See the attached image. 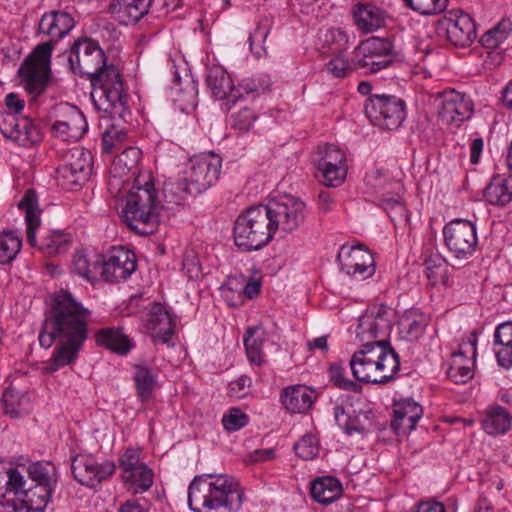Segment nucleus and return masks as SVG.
I'll use <instances>...</instances> for the list:
<instances>
[{
    "mask_svg": "<svg viewBox=\"0 0 512 512\" xmlns=\"http://www.w3.org/2000/svg\"><path fill=\"white\" fill-rule=\"evenodd\" d=\"M90 311L83 307L70 292L60 290L52 299L51 308L43 321L39 343L43 348L57 347L42 372L52 374L73 363L88 337Z\"/></svg>",
    "mask_w": 512,
    "mask_h": 512,
    "instance_id": "nucleus-1",
    "label": "nucleus"
},
{
    "mask_svg": "<svg viewBox=\"0 0 512 512\" xmlns=\"http://www.w3.org/2000/svg\"><path fill=\"white\" fill-rule=\"evenodd\" d=\"M67 60L73 73L90 80L91 99L97 110L112 118L123 117L128 94L119 70L106 64L105 53L98 42L87 37L76 39L68 51Z\"/></svg>",
    "mask_w": 512,
    "mask_h": 512,
    "instance_id": "nucleus-2",
    "label": "nucleus"
},
{
    "mask_svg": "<svg viewBox=\"0 0 512 512\" xmlns=\"http://www.w3.org/2000/svg\"><path fill=\"white\" fill-rule=\"evenodd\" d=\"M243 496L233 477L203 474L190 483L188 504L193 512H238Z\"/></svg>",
    "mask_w": 512,
    "mask_h": 512,
    "instance_id": "nucleus-3",
    "label": "nucleus"
},
{
    "mask_svg": "<svg viewBox=\"0 0 512 512\" xmlns=\"http://www.w3.org/2000/svg\"><path fill=\"white\" fill-rule=\"evenodd\" d=\"M354 378L363 383L384 384L394 379L399 371L398 354L387 340H380L374 345H362L350 361Z\"/></svg>",
    "mask_w": 512,
    "mask_h": 512,
    "instance_id": "nucleus-4",
    "label": "nucleus"
},
{
    "mask_svg": "<svg viewBox=\"0 0 512 512\" xmlns=\"http://www.w3.org/2000/svg\"><path fill=\"white\" fill-rule=\"evenodd\" d=\"M160 202L153 183L133 186L122 210L123 222L140 235H150L160 222Z\"/></svg>",
    "mask_w": 512,
    "mask_h": 512,
    "instance_id": "nucleus-5",
    "label": "nucleus"
},
{
    "mask_svg": "<svg viewBox=\"0 0 512 512\" xmlns=\"http://www.w3.org/2000/svg\"><path fill=\"white\" fill-rule=\"evenodd\" d=\"M274 231L265 205L248 208L239 215L233 228L235 245L242 251H256L266 246L273 238Z\"/></svg>",
    "mask_w": 512,
    "mask_h": 512,
    "instance_id": "nucleus-6",
    "label": "nucleus"
},
{
    "mask_svg": "<svg viewBox=\"0 0 512 512\" xmlns=\"http://www.w3.org/2000/svg\"><path fill=\"white\" fill-rule=\"evenodd\" d=\"M221 170V159L217 157H201L190 161L186 176L187 184H168L164 188L166 199L176 193V198L169 202L176 205L184 200L185 193H201L211 187L218 179Z\"/></svg>",
    "mask_w": 512,
    "mask_h": 512,
    "instance_id": "nucleus-7",
    "label": "nucleus"
},
{
    "mask_svg": "<svg viewBox=\"0 0 512 512\" xmlns=\"http://www.w3.org/2000/svg\"><path fill=\"white\" fill-rule=\"evenodd\" d=\"M51 54L52 42H43L35 48L18 70L25 90L33 98L40 96L48 85L51 74Z\"/></svg>",
    "mask_w": 512,
    "mask_h": 512,
    "instance_id": "nucleus-8",
    "label": "nucleus"
},
{
    "mask_svg": "<svg viewBox=\"0 0 512 512\" xmlns=\"http://www.w3.org/2000/svg\"><path fill=\"white\" fill-rule=\"evenodd\" d=\"M395 56L396 52L391 39L370 37L355 48L352 64L364 73H376L390 66Z\"/></svg>",
    "mask_w": 512,
    "mask_h": 512,
    "instance_id": "nucleus-9",
    "label": "nucleus"
},
{
    "mask_svg": "<svg viewBox=\"0 0 512 512\" xmlns=\"http://www.w3.org/2000/svg\"><path fill=\"white\" fill-rule=\"evenodd\" d=\"M274 234H291L305 221L306 205L298 197L285 195L265 205Z\"/></svg>",
    "mask_w": 512,
    "mask_h": 512,
    "instance_id": "nucleus-10",
    "label": "nucleus"
},
{
    "mask_svg": "<svg viewBox=\"0 0 512 512\" xmlns=\"http://www.w3.org/2000/svg\"><path fill=\"white\" fill-rule=\"evenodd\" d=\"M364 112L375 126L394 130L405 119V102L394 95L372 94L366 100Z\"/></svg>",
    "mask_w": 512,
    "mask_h": 512,
    "instance_id": "nucleus-11",
    "label": "nucleus"
},
{
    "mask_svg": "<svg viewBox=\"0 0 512 512\" xmlns=\"http://www.w3.org/2000/svg\"><path fill=\"white\" fill-rule=\"evenodd\" d=\"M394 319L395 312L392 308L384 304L372 306L359 318L356 336L362 345H374L375 342L386 340Z\"/></svg>",
    "mask_w": 512,
    "mask_h": 512,
    "instance_id": "nucleus-12",
    "label": "nucleus"
},
{
    "mask_svg": "<svg viewBox=\"0 0 512 512\" xmlns=\"http://www.w3.org/2000/svg\"><path fill=\"white\" fill-rule=\"evenodd\" d=\"M445 245L457 260H468L476 251L478 239L474 223L455 219L443 229Z\"/></svg>",
    "mask_w": 512,
    "mask_h": 512,
    "instance_id": "nucleus-13",
    "label": "nucleus"
},
{
    "mask_svg": "<svg viewBox=\"0 0 512 512\" xmlns=\"http://www.w3.org/2000/svg\"><path fill=\"white\" fill-rule=\"evenodd\" d=\"M52 115L56 118L52 131L63 141H78L88 129L84 114L74 105L60 103L53 107Z\"/></svg>",
    "mask_w": 512,
    "mask_h": 512,
    "instance_id": "nucleus-14",
    "label": "nucleus"
},
{
    "mask_svg": "<svg viewBox=\"0 0 512 512\" xmlns=\"http://www.w3.org/2000/svg\"><path fill=\"white\" fill-rule=\"evenodd\" d=\"M92 155L83 148H73L68 159L57 169V179L64 188L74 190L85 183L92 172Z\"/></svg>",
    "mask_w": 512,
    "mask_h": 512,
    "instance_id": "nucleus-15",
    "label": "nucleus"
},
{
    "mask_svg": "<svg viewBox=\"0 0 512 512\" xmlns=\"http://www.w3.org/2000/svg\"><path fill=\"white\" fill-rule=\"evenodd\" d=\"M314 161L326 186L337 187L344 181L347 173L346 159L339 147L333 144L319 146Z\"/></svg>",
    "mask_w": 512,
    "mask_h": 512,
    "instance_id": "nucleus-16",
    "label": "nucleus"
},
{
    "mask_svg": "<svg viewBox=\"0 0 512 512\" xmlns=\"http://www.w3.org/2000/svg\"><path fill=\"white\" fill-rule=\"evenodd\" d=\"M341 270L358 280H364L374 275L375 265L372 254L361 245H343L337 255Z\"/></svg>",
    "mask_w": 512,
    "mask_h": 512,
    "instance_id": "nucleus-17",
    "label": "nucleus"
},
{
    "mask_svg": "<svg viewBox=\"0 0 512 512\" xmlns=\"http://www.w3.org/2000/svg\"><path fill=\"white\" fill-rule=\"evenodd\" d=\"M71 469L76 481L94 487L114 473L115 464L110 461L99 464L89 455H76L72 458Z\"/></svg>",
    "mask_w": 512,
    "mask_h": 512,
    "instance_id": "nucleus-18",
    "label": "nucleus"
},
{
    "mask_svg": "<svg viewBox=\"0 0 512 512\" xmlns=\"http://www.w3.org/2000/svg\"><path fill=\"white\" fill-rule=\"evenodd\" d=\"M135 254L124 248H115L107 259L102 257L100 278L108 282L127 279L136 270Z\"/></svg>",
    "mask_w": 512,
    "mask_h": 512,
    "instance_id": "nucleus-19",
    "label": "nucleus"
},
{
    "mask_svg": "<svg viewBox=\"0 0 512 512\" xmlns=\"http://www.w3.org/2000/svg\"><path fill=\"white\" fill-rule=\"evenodd\" d=\"M439 25L445 29L448 41L456 47H468L477 37L474 20L464 12L444 17Z\"/></svg>",
    "mask_w": 512,
    "mask_h": 512,
    "instance_id": "nucleus-20",
    "label": "nucleus"
},
{
    "mask_svg": "<svg viewBox=\"0 0 512 512\" xmlns=\"http://www.w3.org/2000/svg\"><path fill=\"white\" fill-rule=\"evenodd\" d=\"M441 104L438 111L441 120L448 125H459L469 119L473 112V104L465 94L455 90L444 91L440 95Z\"/></svg>",
    "mask_w": 512,
    "mask_h": 512,
    "instance_id": "nucleus-21",
    "label": "nucleus"
},
{
    "mask_svg": "<svg viewBox=\"0 0 512 512\" xmlns=\"http://www.w3.org/2000/svg\"><path fill=\"white\" fill-rule=\"evenodd\" d=\"M75 26L74 18L71 14L62 10H52L42 15L39 25V34L50 37L48 42L54 44L65 37Z\"/></svg>",
    "mask_w": 512,
    "mask_h": 512,
    "instance_id": "nucleus-22",
    "label": "nucleus"
},
{
    "mask_svg": "<svg viewBox=\"0 0 512 512\" xmlns=\"http://www.w3.org/2000/svg\"><path fill=\"white\" fill-rule=\"evenodd\" d=\"M147 329L155 343L167 344L174 333V323L170 313L160 303H154L146 319Z\"/></svg>",
    "mask_w": 512,
    "mask_h": 512,
    "instance_id": "nucleus-23",
    "label": "nucleus"
},
{
    "mask_svg": "<svg viewBox=\"0 0 512 512\" xmlns=\"http://www.w3.org/2000/svg\"><path fill=\"white\" fill-rule=\"evenodd\" d=\"M206 84L216 100L227 99L228 103L236 104L242 99V94L235 91L230 75L221 66H213L208 69Z\"/></svg>",
    "mask_w": 512,
    "mask_h": 512,
    "instance_id": "nucleus-24",
    "label": "nucleus"
},
{
    "mask_svg": "<svg viewBox=\"0 0 512 512\" xmlns=\"http://www.w3.org/2000/svg\"><path fill=\"white\" fill-rule=\"evenodd\" d=\"M393 413L391 427L397 433H408L415 428L422 417L423 409L414 400L405 399L395 404Z\"/></svg>",
    "mask_w": 512,
    "mask_h": 512,
    "instance_id": "nucleus-25",
    "label": "nucleus"
},
{
    "mask_svg": "<svg viewBox=\"0 0 512 512\" xmlns=\"http://www.w3.org/2000/svg\"><path fill=\"white\" fill-rule=\"evenodd\" d=\"M153 0H117L110 5L111 12L124 25L135 24L149 11Z\"/></svg>",
    "mask_w": 512,
    "mask_h": 512,
    "instance_id": "nucleus-26",
    "label": "nucleus"
},
{
    "mask_svg": "<svg viewBox=\"0 0 512 512\" xmlns=\"http://www.w3.org/2000/svg\"><path fill=\"white\" fill-rule=\"evenodd\" d=\"M481 424L487 434L502 435L511 429L512 414L502 406L493 404L485 409Z\"/></svg>",
    "mask_w": 512,
    "mask_h": 512,
    "instance_id": "nucleus-27",
    "label": "nucleus"
},
{
    "mask_svg": "<svg viewBox=\"0 0 512 512\" xmlns=\"http://www.w3.org/2000/svg\"><path fill=\"white\" fill-rule=\"evenodd\" d=\"M18 208L25 212L27 242L31 246H36L35 232L41 223V210L38 207L37 194L33 189H29L25 192L24 196L18 203Z\"/></svg>",
    "mask_w": 512,
    "mask_h": 512,
    "instance_id": "nucleus-28",
    "label": "nucleus"
},
{
    "mask_svg": "<svg viewBox=\"0 0 512 512\" xmlns=\"http://www.w3.org/2000/svg\"><path fill=\"white\" fill-rule=\"evenodd\" d=\"M101 262L102 255L78 251L73 256L71 271L88 282H95L100 278Z\"/></svg>",
    "mask_w": 512,
    "mask_h": 512,
    "instance_id": "nucleus-29",
    "label": "nucleus"
},
{
    "mask_svg": "<svg viewBox=\"0 0 512 512\" xmlns=\"http://www.w3.org/2000/svg\"><path fill=\"white\" fill-rule=\"evenodd\" d=\"M282 404L292 413H305L313 403L312 391L306 386L295 385L284 389Z\"/></svg>",
    "mask_w": 512,
    "mask_h": 512,
    "instance_id": "nucleus-30",
    "label": "nucleus"
},
{
    "mask_svg": "<svg viewBox=\"0 0 512 512\" xmlns=\"http://www.w3.org/2000/svg\"><path fill=\"white\" fill-rule=\"evenodd\" d=\"M494 344L500 346L496 351L498 364L506 369L512 367V322L499 324L494 333Z\"/></svg>",
    "mask_w": 512,
    "mask_h": 512,
    "instance_id": "nucleus-31",
    "label": "nucleus"
},
{
    "mask_svg": "<svg viewBox=\"0 0 512 512\" xmlns=\"http://www.w3.org/2000/svg\"><path fill=\"white\" fill-rule=\"evenodd\" d=\"M96 342L119 355L127 354L131 348V342L120 328H103L96 333Z\"/></svg>",
    "mask_w": 512,
    "mask_h": 512,
    "instance_id": "nucleus-32",
    "label": "nucleus"
},
{
    "mask_svg": "<svg viewBox=\"0 0 512 512\" xmlns=\"http://www.w3.org/2000/svg\"><path fill=\"white\" fill-rule=\"evenodd\" d=\"M484 197L491 205H507L512 200V180L494 176L484 190Z\"/></svg>",
    "mask_w": 512,
    "mask_h": 512,
    "instance_id": "nucleus-33",
    "label": "nucleus"
},
{
    "mask_svg": "<svg viewBox=\"0 0 512 512\" xmlns=\"http://www.w3.org/2000/svg\"><path fill=\"white\" fill-rule=\"evenodd\" d=\"M342 493L340 482L331 476L317 478L312 482L311 495L319 503L330 504Z\"/></svg>",
    "mask_w": 512,
    "mask_h": 512,
    "instance_id": "nucleus-34",
    "label": "nucleus"
},
{
    "mask_svg": "<svg viewBox=\"0 0 512 512\" xmlns=\"http://www.w3.org/2000/svg\"><path fill=\"white\" fill-rule=\"evenodd\" d=\"M55 487L42 484L28 485L20 502L27 511L42 512L51 499Z\"/></svg>",
    "mask_w": 512,
    "mask_h": 512,
    "instance_id": "nucleus-35",
    "label": "nucleus"
},
{
    "mask_svg": "<svg viewBox=\"0 0 512 512\" xmlns=\"http://www.w3.org/2000/svg\"><path fill=\"white\" fill-rule=\"evenodd\" d=\"M134 369L136 395L142 402H147L153 398L157 387V375L145 365H135Z\"/></svg>",
    "mask_w": 512,
    "mask_h": 512,
    "instance_id": "nucleus-36",
    "label": "nucleus"
},
{
    "mask_svg": "<svg viewBox=\"0 0 512 512\" xmlns=\"http://www.w3.org/2000/svg\"><path fill=\"white\" fill-rule=\"evenodd\" d=\"M25 463L26 473L34 484H42L46 487H56L58 471L53 464L41 461H27Z\"/></svg>",
    "mask_w": 512,
    "mask_h": 512,
    "instance_id": "nucleus-37",
    "label": "nucleus"
},
{
    "mask_svg": "<svg viewBox=\"0 0 512 512\" xmlns=\"http://www.w3.org/2000/svg\"><path fill=\"white\" fill-rule=\"evenodd\" d=\"M6 474H8V494L14 495L20 502L28 486L25 479L26 463L21 462L20 459L11 461L7 466Z\"/></svg>",
    "mask_w": 512,
    "mask_h": 512,
    "instance_id": "nucleus-38",
    "label": "nucleus"
},
{
    "mask_svg": "<svg viewBox=\"0 0 512 512\" xmlns=\"http://www.w3.org/2000/svg\"><path fill=\"white\" fill-rule=\"evenodd\" d=\"M354 18L359 28L371 32L383 25V11L369 4H359L354 11Z\"/></svg>",
    "mask_w": 512,
    "mask_h": 512,
    "instance_id": "nucleus-39",
    "label": "nucleus"
},
{
    "mask_svg": "<svg viewBox=\"0 0 512 512\" xmlns=\"http://www.w3.org/2000/svg\"><path fill=\"white\" fill-rule=\"evenodd\" d=\"M265 334L259 327H248L244 337V346L249 361L257 366L263 362V344Z\"/></svg>",
    "mask_w": 512,
    "mask_h": 512,
    "instance_id": "nucleus-40",
    "label": "nucleus"
},
{
    "mask_svg": "<svg viewBox=\"0 0 512 512\" xmlns=\"http://www.w3.org/2000/svg\"><path fill=\"white\" fill-rule=\"evenodd\" d=\"M511 32L512 22L504 18L481 36L480 43L485 48L495 49L510 36Z\"/></svg>",
    "mask_w": 512,
    "mask_h": 512,
    "instance_id": "nucleus-41",
    "label": "nucleus"
},
{
    "mask_svg": "<svg viewBox=\"0 0 512 512\" xmlns=\"http://www.w3.org/2000/svg\"><path fill=\"white\" fill-rule=\"evenodd\" d=\"M133 476L129 479H122L127 490L133 494L146 492L153 484V472L146 464L132 471Z\"/></svg>",
    "mask_w": 512,
    "mask_h": 512,
    "instance_id": "nucleus-42",
    "label": "nucleus"
},
{
    "mask_svg": "<svg viewBox=\"0 0 512 512\" xmlns=\"http://www.w3.org/2000/svg\"><path fill=\"white\" fill-rule=\"evenodd\" d=\"M22 247V239L10 231L0 234V264L11 263Z\"/></svg>",
    "mask_w": 512,
    "mask_h": 512,
    "instance_id": "nucleus-43",
    "label": "nucleus"
},
{
    "mask_svg": "<svg viewBox=\"0 0 512 512\" xmlns=\"http://www.w3.org/2000/svg\"><path fill=\"white\" fill-rule=\"evenodd\" d=\"M477 333L471 332L466 341H463L459 350L452 354L451 364L458 362L459 366H468L469 368L474 367L475 358L477 355Z\"/></svg>",
    "mask_w": 512,
    "mask_h": 512,
    "instance_id": "nucleus-44",
    "label": "nucleus"
},
{
    "mask_svg": "<svg viewBox=\"0 0 512 512\" xmlns=\"http://www.w3.org/2000/svg\"><path fill=\"white\" fill-rule=\"evenodd\" d=\"M69 238L61 232H53L43 238L39 244V249L47 256H55L64 253L69 248Z\"/></svg>",
    "mask_w": 512,
    "mask_h": 512,
    "instance_id": "nucleus-45",
    "label": "nucleus"
},
{
    "mask_svg": "<svg viewBox=\"0 0 512 512\" xmlns=\"http://www.w3.org/2000/svg\"><path fill=\"white\" fill-rule=\"evenodd\" d=\"M257 119L256 111L249 106L240 107L230 116V125L240 133L248 132Z\"/></svg>",
    "mask_w": 512,
    "mask_h": 512,
    "instance_id": "nucleus-46",
    "label": "nucleus"
},
{
    "mask_svg": "<svg viewBox=\"0 0 512 512\" xmlns=\"http://www.w3.org/2000/svg\"><path fill=\"white\" fill-rule=\"evenodd\" d=\"M401 326L406 331L410 340L419 338L427 326V321L423 315L413 313L406 314L401 320Z\"/></svg>",
    "mask_w": 512,
    "mask_h": 512,
    "instance_id": "nucleus-47",
    "label": "nucleus"
},
{
    "mask_svg": "<svg viewBox=\"0 0 512 512\" xmlns=\"http://www.w3.org/2000/svg\"><path fill=\"white\" fill-rule=\"evenodd\" d=\"M405 4L424 15H433L442 12L448 3V0H403Z\"/></svg>",
    "mask_w": 512,
    "mask_h": 512,
    "instance_id": "nucleus-48",
    "label": "nucleus"
},
{
    "mask_svg": "<svg viewBox=\"0 0 512 512\" xmlns=\"http://www.w3.org/2000/svg\"><path fill=\"white\" fill-rule=\"evenodd\" d=\"M323 41L330 48L331 52L336 54H341L348 46V36L339 28L327 30Z\"/></svg>",
    "mask_w": 512,
    "mask_h": 512,
    "instance_id": "nucleus-49",
    "label": "nucleus"
},
{
    "mask_svg": "<svg viewBox=\"0 0 512 512\" xmlns=\"http://www.w3.org/2000/svg\"><path fill=\"white\" fill-rule=\"evenodd\" d=\"M144 465L140 462L139 452L135 449H127L119 459L121 478L129 479L133 476L132 471Z\"/></svg>",
    "mask_w": 512,
    "mask_h": 512,
    "instance_id": "nucleus-50",
    "label": "nucleus"
},
{
    "mask_svg": "<svg viewBox=\"0 0 512 512\" xmlns=\"http://www.w3.org/2000/svg\"><path fill=\"white\" fill-rule=\"evenodd\" d=\"M294 450L303 460H311L318 454L319 447L314 436L305 435L294 445Z\"/></svg>",
    "mask_w": 512,
    "mask_h": 512,
    "instance_id": "nucleus-51",
    "label": "nucleus"
},
{
    "mask_svg": "<svg viewBox=\"0 0 512 512\" xmlns=\"http://www.w3.org/2000/svg\"><path fill=\"white\" fill-rule=\"evenodd\" d=\"M222 423L227 431L234 432L246 426L248 416L239 408H232L223 416Z\"/></svg>",
    "mask_w": 512,
    "mask_h": 512,
    "instance_id": "nucleus-52",
    "label": "nucleus"
},
{
    "mask_svg": "<svg viewBox=\"0 0 512 512\" xmlns=\"http://www.w3.org/2000/svg\"><path fill=\"white\" fill-rule=\"evenodd\" d=\"M270 83L268 80L261 79H243L238 87L235 88V91H238V94H242V98L244 94L246 95H259L260 93L265 92Z\"/></svg>",
    "mask_w": 512,
    "mask_h": 512,
    "instance_id": "nucleus-53",
    "label": "nucleus"
},
{
    "mask_svg": "<svg viewBox=\"0 0 512 512\" xmlns=\"http://www.w3.org/2000/svg\"><path fill=\"white\" fill-rule=\"evenodd\" d=\"M330 379L340 389L357 391L360 386L344 376V368L338 364L330 366Z\"/></svg>",
    "mask_w": 512,
    "mask_h": 512,
    "instance_id": "nucleus-54",
    "label": "nucleus"
},
{
    "mask_svg": "<svg viewBox=\"0 0 512 512\" xmlns=\"http://www.w3.org/2000/svg\"><path fill=\"white\" fill-rule=\"evenodd\" d=\"M270 21L268 19L262 20L257 28L253 31V33L249 36V44L250 49L254 51V46L257 45L264 51H266V48L264 46V43L267 39V36L270 32Z\"/></svg>",
    "mask_w": 512,
    "mask_h": 512,
    "instance_id": "nucleus-55",
    "label": "nucleus"
},
{
    "mask_svg": "<svg viewBox=\"0 0 512 512\" xmlns=\"http://www.w3.org/2000/svg\"><path fill=\"white\" fill-rule=\"evenodd\" d=\"M447 376L456 384H464L473 378L474 372L473 368L459 366L458 362H455V364H450Z\"/></svg>",
    "mask_w": 512,
    "mask_h": 512,
    "instance_id": "nucleus-56",
    "label": "nucleus"
},
{
    "mask_svg": "<svg viewBox=\"0 0 512 512\" xmlns=\"http://www.w3.org/2000/svg\"><path fill=\"white\" fill-rule=\"evenodd\" d=\"M125 137L126 134L116 127L107 129L102 136L103 151L106 153L113 152V150L116 148V145L121 143Z\"/></svg>",
    "mask_w": 512,
    "mask_h": 512,
    "instance_id": "nucleus-57",
    "label": "nucleus"
},
{
    "mask_svg": "<svg viewBox=\"0 0 512 512\" xmlns=\"http://www.w3.org/2000/svg\"><path fill=\"white\" fill-rule=\"evenodd\" d=\"M391 221L394 223L395 229H402L403 232L405 230H409V215L407 209L402 204H396L395 208L391 211V213H387Z\"/></svg>",
    "mask_w": 512,
    "mask_h": 512,
    "instance_id": "nucleus-58",
    "label": "nucleus"
},
{
    "mask_svg": "<svg viewBox=\"0 0 512 512\" xmlns=\"http://www.w3.org/2000/svg\"><path fill=\"white\" fill-rule=\"evenodd\" d=\"M141 158V151L136 147H127L118 156L116 164H122L128 171L136 168Z\"/></svg>",
    "mask_w": 512,
    "mask_h": 512,
    "instance_id": "nucleus-59",
    "label": "nucleus"
},
{
    "mask_svg": "<svg viewBox=\"0 0 512 512\" xmlns=\"http://www.w3.org/2000/svg\"><path fill=\"white\" fill-rule=\"evenodd\" d=\"M350 69V62L340 54L332 58L327 64V71L337 78L345 77Z\"/></svg>",
    "mask_w": 512,
    "mask_h": 512,
    "instance_id": "nucleus-60",
    "label": "nucleus"
},
{
    "mask_svg": "<svg viewBox=\"0 0 512 512\" xmlns=\"http://www.w3.org/2000/svg\"><path fill=\"white\" fill-rule=\"evenodd\" d=\"M0 129L7 138L18 139L20 136L19 124L14 114H9L4 117L2 123H0Z\"/></svg>",
    "mask_w": 512,
    "mask_h": 512,
    "instance_id": "nucleus-61",
    "label": "nucleus"
},
{
    "mask_svg": "<svg viewBox=\"0 0 512 512\" xmlns=\"http://www.w3.org/2000/svg\"><path fill=\"white\" fill-rule=\"evenodd\" d=\"M251 379L248 376H241L238 379L231 381L229 384L230 395L241 399L248 394Z\"/></svg>",
    "mask_w": 512,
    "mask_h": 512,
    "instance_id": "nucleus-62",
    "label": "nucleus"
},
{
    "mask_svg": "<svg viewBox=\"0 0 512 512\" xmlns=\"http://www.w3.org/2000/svg\"><path fill=\"white\" fill-rule=\"evenodd\" d=\"M334 416L337 424L347 433L351 434L356 430L354 426L350 424V416L345 411V408L340 405H336L334 408Z\"/></svg>",
    "mask_w": 512,
    "mask_h": 512,
    "instance_id": "nucleus-63",
    "label": "nucleus"
},
{
    "mask_svg": "<svg viewBox=\"0 0 512 512\" xmlns=\"http://www.w3.org/2000/svg\"><path fill=\"white\" fill-rule=\"evenodd\" d=\"M5 104L11 112L10 114H20L24 109L25 102L16 93H9L5 98Z\"/></svg>",
    "mask_w": 512,
    "mask_h": 512,
    "instance_id": "nucleus-64",
    "label": "nucleus"
}]
</instances>
